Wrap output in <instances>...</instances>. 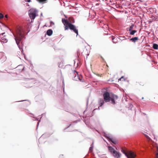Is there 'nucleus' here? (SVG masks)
I'll return each instance as SVG.
<instances>
[{
	"instance_id": "nucleus-27",
	"label": "nucleus",
	"mask_w": 158,
	"mask_h": 158,
	"mask_svg": "<svg viewBox=\"0 0 158 158\" xmlns=\"http://www.w3.org/2000/svg\"><path fill=\"white\" fill-rule=\"evenodd\" d=\"M71 22H70L71 23L73 24V23H75L74 19L73 18H72L71 19Z\"/></svg>"
},
{
	"instance_id": "nucleus-21",
	"label": "nucleus",
	"mask_w": 158,
	"mask_h": 158,
	"mask_svg": "<svg viewBox=\"0 0 158 158\" xmlns=\"http://www.w3.org/2000/svg\"><path fill=\"white\" fill-rule=\"evenodd\" d=\"M6 59V56H3L0 59V60L1 61H5Z\"/></svg>"
},
{
	"instance_id": "nucleus-51",
	"label": "nucleus",
	"mask_w": 158,
	"mask_h": 158,
	"mask_svg": "<svg viewBox=\"0 0 158 158\" xmlns=\"http://www.w3.org/2000/svg\"><path fill=\"white\" fill-rule=\"evenodd\" d=\"M144 99V98H143V97H142V99Z\"/></svg>"
},
{
	"instance_id": "nucleus-4",
	"label": "nucleus",
	"mask_w": 158,
	"mask_h": 158,
	"mask_svg": "<svg viewBox=\"0 0 158 158\" xmlns=\"http://www.w3.org/2000/svg\"><path fill=\"white\" fill-rule=\"evenodd\" d=\"M19 32H18L17 33V38H16L18 42H19V44L20 43L21 44L23 45V42L22 40L23 39V37H24L25 39H26L25 37L23 35V34L22 33L21 31L19 30Z\"/></svg>"
},
{
	"instance_id": "nucleus-15",
	"label": "nucleus",
	"mask_w": 158,
	"mask_h": 158,
	"mask_svg": "<svg viewBox=\"0 0 158 158\" xmlns=\"http://www.w3.org/2000/svg\"><path fill=\"white\" fill-rule=\"evenodd\" d=\"M108 149L109 152L112 153L114 152H116V150L112 146H108Z\"/></svg>"
},
{
	"instance_id": "nucleus-30",
	"label": "nucleus",
	"mask_w": 158,
	"mask_h": 158,
	"mask_svg": "<svg viewBox=\"0 0 158 158\" xmlns=\"http://www.w3.org/2000/svg\"><path fill=\"white\" fill-rule=\"evenodd\" d=\"M50 26H52L53 25H54V23L52 21H50Z\"/></svg>"
},
{
	"instance_id": "nucleus-54",
	"label": "nucleus",
	"mask_w": 158,
	"mask_h": 158,
	"mask_svg": "<svg viewBox=\"0 0 158 158\" xmlns=\"http://www.w3.org/2000/svg\"><path fill=\"white\" fill-rule=\"evenodd\" d=\"M3 53V52H0V53Z\"/></svg>"
},
{
	"instance_id": "nucleus-8",
	"label": "nucleus",
	"mask_w": 158,
	"mask_h": 158,
	"mask_svg": "<svg viewBox=\"0 0 158 158\" xmlns=\"http://www.w3.org/2000/svg\"><path fill=\"white\" fill-rule=\"evenodd\" d=\"M127 39H129L130 41H131L132 42L135 43L136 42L138 41L139 40V38L137 36H135L134 37H133L131 38H125V40H127Z\"/></svg>"
},
{
	"instance_id": "nucleus-39",
	"label": "nucleus",
	"mask_w": 158,
	"mask_h": 158,
	"mask_svg": "<svg viewBox=\"0 0 158 158\" xmlns=\"http://www.w3.org/2000/svg\"><path fill=\"white\" fill-rule=\"evenodd\" d=\"M32 86H25V87H27V88H29L32 87Z\"/></svg>"
},
{
	"instance_id": "nucleus-6",
	"label": "nucleus",
	"mask_w": 158,
	"mask_h": 158,
	"mask_svg": "<svg viewBox=\"0 0 158 158\" xmlns=\"http://www.w3.org/2000/svg\"><path fill=\"white\" fill-rule=\"evenodd\" d=\"M15 41H16V43L17 45H18V47H19V49L21 51L23 55H24L25 59H26L25 58V54L23 53V45L22 44H21V45H20V44H19V42H18V41H17V40L15 38Z\"/></svg>"
},
{
	"instance_id": "nucleus-14",
	"label": "nucleus",
	"mask_w": 158,
	"mask_h": 158,
	"mask_svg": "<svg viewBox=\"0 0 158 158\" xmlns=\"http://www.w3.org/2000/svg\"><path fill=\"white\" fill-rule=\"evenodd\" d=\"M62 22L63 23L64 26H65L66 24L71 23V22H69L67 20L64 18H62Z\"/></svg>"
},
{
	"instance_id": "nucleus-17",
	"label": "nucleus",
	"mask_w": 158,
	"mask_h": 158,
	"mask_svg": "<svg viewBox=\"0 0 158 158\" xmlns=\"http://www.w3.org/2000/svg\"><path fill=\"white\" fill-rule=\"evenodd\" d=\"M38 2L41 4H44L47 2L48 0H36Z\"/></svg>"
},
{
	"instance_id": "nucleus-7",
	"label": "nucleus",
	"mask_w": 158,
	"mask_h": 158,
	"mask_svg": "<svg viewBox=\"0 0 158 158\" xmlns=\"http://www.w3.org/2000/svg\"><path fill=\"white\" fill-rule=\"evenodd\" d=\"M73 72L74 73L75 72L76 74H75V76L73 78V80L75 81H77V79H78L80 81H81L82 77L80 76L78 73V72L75 70H74Z\"/></svg>"
},
{
	"instance_id": "nucleus-59",
	"label": "nucleus",
	"mask_w": 158,
	"mask_h": 158,
	"mask_svg": "<svg viewBox=\"0 0 158 158\" xmlns=\"http://www.w3.org/2000/svg\"><path fill=\"white\" fill-rule=\"evenodd\" d=\"M157 155H158V153H157Z\"/></svg>"
},
{
	"instance_id": "nucleus-25",
	"label": "nucleus",
	"mask_w": 158,
	"mask_h": 158,
	"mask_svg": "<svg viewBox=\"0 0 158 158\" xmlns=\"http://www.w3.org/2000/svg\"><path fill=\"white\" fill-rule=\"evenodd\" d=\"M111 39H112V41L114 43H115L116 42V40H117V39H115V38H114L112 36V37Z\"/></svg>"
},
{
	"instance_id": "nucleus-19",
	"label": "nucleus",
	"mask_w": 158,
	"mask_h": 158,
	"mask_svg": "<svg viewBox=\"0 0 158 158\" xmlns=\"http://www.w3.org/2000/svg\"><path fill=\"white\" fill-rule=\"evenodd\" d=\"M153 48L155 50H157L158 49V45L156 43H153Z\"/></svg>"
},
{
	"instance_id": "nucleus-48",
	"label": "nucleus",
	"mask_w": 158,
	"mask_h": 158,
	"mask_svg": "<svg viewBox=\"0 0 158 158\" xmlns=\"http://www.w3.org/2000/svg\"><path fill=\"white\" fill-rule=\"evenodd\" d=\"M40 16H42V13H41V14H40Z\"/></svg>"
},
{
	"instance_id": "nucleus-13",
	"label": "nucleus",
	"mask_w": 158,
	"mask_h": 158,
	"mask_svg": "<svg viewBox=\"0 0 158 158\" xmlns=\"http://www.w3.org/2000/svg\"><path fill=\"white\" fill-rule=\"evenodd\" d=\"M53 33V31L52 29H49L47 30L46 32V34L49 36H51Z\"/></svg>"
},
{
	"instance_id": "nucleus-34",
	"label": "nucleus",
	"mask_w": 158,
	"mask_h": 158,
	"mask_svg": "<svg viewBox=\"0 0 158 158\" xmlns=\"http://www.w3.org/2000/svg\"><path fill=\"white\" fill-rule=\"evenodd\" d=\"M124 154L125 155V156H126L127 158H129L128 155H127V154L126 153V152L125 153V154Z\"/></svg>"
},
{
	"instance_id": "nucleus-52",
	"label": "nucleus",
	"mask_w": 158,
	"mask_h": 158,
	"mask_svg": "<svg viewBox=\"0 0 158 158\" xmlns=\"http://www.w3.org/2000/svg\"><path fill=\"white\" fill-rule=\"evenodd\" d=\"M39 26L38 27H37V28L38 29L39 28Z\"/></svg>"
},
{
	"instance_id": "nucleus-26",
	"label": "nucleus",
	"mask_w": 158,
	"mask_h": 158,
	"mask_svg": "<svg viewBox=\"0 0 158 158\" xmlns=\"http://www.w3.org/2000/svg\"><path fill=\"white\" fill-rule=\"evenodd\" d=\"M72 125V123H71L69 125V126H67L65 128H64V131H65L68 128H69Z\"/></svg>"
},
{
	"instance_id": "nucleus-23",
	"label": "nucleus",
	"mask_w": 158,
	"mask_h": 158,
	"mask_svg": "<svg viewBox=\"0 0 158 158\" xmlns=\"http://www.w3.org/2000/svg\"><path fill=\"white\" fill-rule=\"evenodd\" d=\"M84 118L83 121L86 124V125H87V123L88 122V121L87 119L86 118L84 117H83Z\"/></svg>"
},
{
	"instance_id": "nucleus-10",
	"label": "nucleus",
	"mask_w": 158,
	"mask_h": 158,
	"mask_svg": "<svg viewBox=\"0 0 158 158\" xmlns=\"http://www.w3.org/2000/svg\"><path fill=\"white\" fill-rule=\"evenodd\" d=\"M50 135L51 134H50L47 132L43 134L39 139V140H40L42 138H46L48 137H49Z\"/></svg>"
},
{
	"instance_id": "nucleus-35",
	"label": "nucleus",
	"mask_w": 158,
	"mask_h": 158,
	"mask_svg": "<svg viewBox=\"0 0 158 158\" xmlns=\"http://www.w3.org/2000/svg\"><path fill=\"white\" fill-rule=\"evenodd\" d=\"M59 158H63V155H60L59 156Z\"/></svg>"
},
{
	"instance_id": "nucleus-58",
	"label": "nucleus",
	"mask_w": 158,
	"mask_h": 158,
	"mask_svg": "<svg viewBox=\"0 0 158 158\" xmlns=\"http://www.w3.org/2000/svg\"><path fill=\"white\" fill-rule=\"evenodd\" d=\"M24 68V67H23V69Z\"/></svg>"
},
{
	"instance_id": "nucleus-47",
	"label": "nucleus",
	"mask_w": 158,
	"mask_h": 158,
	"mask_svg": "<svg viewBox=\"0 0 158 158\" xmlns=\"http://www.w3.org/2000/svg\"><path fill=\"white\" fill-rule=\"evenodd\" d=\"M73 61H74V64H75V60H73Z\"/></svg>"
},
{
	"instance_id": "nucleus-9",
	"label": "nucleus",
	"mask_w": 158,
	"mask_h": 158,
	"mask_svg": "<svg viewBox=\"0 0 158 158\" xmlns=\"http://www.w3.org/2000/svg\"><path fill=\"white\" fill-rule=\"evenodd\" d=\"M112 154L114 156L116 157L117 158H119L121 155V153L116 150V152H114Z\"/></svg>"
},
{
	"instance_id": "nucleus-41",
	"label": "nucleus",
	"mask_w": 158,
	"mask_h": 158,
	"mask_svg": "<svg viewBox=\"0 0 158 158\" xmlns=\"http://www.w3.org/2000/svg\"><path fill=\"white\" fill-rule=\"evenodd\" d=\"M5 17L6 18H8V15H5Z\"/></svg>"
},
{
	"instance_id": "nucleus-11",
	"label": "nucleus",
	"mask_w": 158,
	"mask_h": 158,
	"mask_svg": "<svg viewBox=\"0 0 158 158\" xmlns=\"http://www.w3.org/2000/svg\"><path fill=\"white\" fill-rule=\"evenodd\" d=\"M31 114L32 115V116H31V117H32L33 118H35V120L38 121V122L37 123V124L36 129H37L38 127L39 126V123H40V120H39V118L35 117L34 115L32 113H31Z\"/></svg>"
},
{
	"instance_id": "nucleus-18",
	"label": "nucleus",
	"mask_w": 158,
	"mask_h": 158,
	"mask_svg": "<svg viewBox=\"0 0 158 158\" xmlns=\"http://www.w3.org/2000/svg\"><path fill=\"white\" fill-rule=\"evenodd\" d=\"M134 24L133 23H131V25L130 26L129 28H127V31H130V30H132L134 28Z\"/></svg>"
},
{
	"instance_id": "nucleus-53",
	"label": "nucleus",
	"mask_w": 158,
	"mask_h": 158,
	"mask_svg": "<svg viewBox=\"0 0 158 158\" xmlns=\"http://www.w3.org/2000/svg\"><path fill=\"white\" fill-rule=\"evenodd\" d=\"M39 26L38 27H37V28L38 29L39 28Z\"/></svg>"
},
{
	"instance_id": "nucleus-42",
	"label": "nucleus",
	"mask_w": 158,
	"mask_h": 158,
	"mask_svg": "<svg viewBox=\"0 0 158 158\" xmlns=\"http://www.w3.org/2000/svg\"><path fill=\"white\" fill-rule=\"evenodd\" d=\"M121 78H119L118 79V81H121Z\"/></svg>"
},
{
	"instance_id": "nucleus-16",
	"label": "nucleus",
	"mask_w": 158,
	"mask_h": 158,
	"mask_svg": "<svg viewBox=\"0 0 158 158\" xmlns=\"http://www.w3.org/2000/svg\"><path fill=\"white\" fill-rule=\"evenodd\" d=\"M129 31V34L131 35H134L136 33L137 31L135 30H130Z\"/></svg>"
},
{
	"instance_id": "nucleus-45",
	"label": "nucleus",
	"mask_w": 158,
	"mask_h": 158,
	"mask_svg": "<svg viewBox=\"0 0 158 158\" xmlns=\"http://www.w3.org/2000/svg\"><path fill=\"white\" fill-rule=\"evenodd\" d=\"M101 58L103 60H104V58H103L102 56H101Z\"/></svg>"
},
{
	"instance_id": "nucleus-38",
	"label": "nucleus",
	"mask_w": 158,
	"mask_h": 158,
	"mask_svg": "<svg viewBox=\"0 0 158 158\" xmlns=\"http://www.w3.org/2000/svg\"><path fill=\"white\" fill-rule=\"evenodd\" d=\"M121 78V79L123 78L124 81L125 80V79L124 78V77L123 76H122Z\"/></svg>"
},
{
	"instance_id": "nucleus-56",
	"label": "nucleus",
	"mask_w": 158,
	"mask_h": 158,
	"mask_svg": "<svg viewBox=\"0 0 158 158\" xmlns=\"http://www.w3.org/2000/svg\"><path fill=\"white\" fill-rule=\"evenodd\" d=\"M23 39H25L24 37H23Z\"/></svg>"
},
{
	"instance_id": "nucleus-49",
	"label": "nucleus",
	"mask_w": 158,
	"mask_h": 158,
	"mask_svg": "<svg viewBox=\"0 0 158 158\" xmlns=\"http://www.w3.org/2000/svg\"><path fill=\"white\" fill-rule=\"evenodd\" d=\"M0 73H4V72H2V71H0Z\"/></svg>"
},
{
	"instance_id": "nucleus-3",
	"label": "nucleus",
	"mask_w": 158,
	"mask_h": 158,
	"mask_svg": "<svg viewBox=\"0 0 158 158\" xmlns=\"http://www.w3.org/2000/svg\"><path fill=\"white\" fill-rule=\"evenodd\" d=\"M29 15L31 20V23L33 22L36 16L38 15L37 13L38 11L36 9H33L29 11Z\"/></svg>"
},
{
	"instance_id": "nucleus-46",
	"label": "nucleus",
	"mask_w": 158,
	"mask_h": 158,
	"mask_svg": "<svg viewBox=\"0 0 158 158\" xmlns=\"http://www.w3.org/2000/svg\"><path fill=\"white\" fill-rule=\"evenodd\" d=\"M77 131V130H73V131Z\"/></svg>"
},
{
	"instance_id": "nucleus-55",
	"label": "nucleus",
	"mask_w": 158,
	"mask_h": 158,
	"mask_svg": "<svg viewBox=\"0 0 158 158\" xmlns=\"http://www.w3.org/2000/svg\"><path fill=\"white\" fill-rule=\"evenodd\" d=\"M114 81V80H111V81Z\"/></svg>"
},
{
	"instance_id": "nucleus-36",
	"label": "nucleus",
	"mask_w": 158,
	"mask_h": 158,
	"mask_svg": "<svg viewBox=\"0 0 158 158\" xmlns=\"http://www.w3.org/2000/svg\"><path fill=\"white\" fill-rule=\"evenodd\" d=\"M121 152L124 154H125L126 152L125 151L123 150H122Z\"/></svg>"
},
{
	"instance_id": "nucleus-2",
	"label": "nucleus",
	"mask_w": 158,
	"mask_h": 158,
	"mask_svg": "<svg viewBox=\"0 0 158 158\" xmlns=\"http://www.w3.org/2000/svg\"><path fill=\"white\" fill-rule=\"evenodd\" d=\"M67 26H65V30H68L69 29L70 30L73 31L74 33L77 34V36L78 35V30L76 28V26L71 23L66 24Z\"/></svg>"
},
{
	"instance_id": "nucleus-32",
	"label": "nucleus",
	"mask_w": 158,
	"mask_h": 158,
	"mask_svg": "<svg viewBox=\"0 0 158 158\" xmlns=\"http://www.w3.org/2000/svg\"><path fill=\"white\" fill-rule=\"evenodd\" d=\"M24 101H29V100H21V101H17L16 102H23Z\"/></svg>"
},
{
	"instance_id": "nucleus-50",
	"label": "nucleus",
	"mask_w": 158,
	"mask_h": 158,
	"mask_svg": "<svg viewBox=\"0 0 158 158\" xmlns=\"http://www.w3.org/2000/svg\"><path fill=\"white\" fill-rule=\"evenodd\" d=\"M6 40V39H4V40L3 39V40Z\"/></svg>"
},
{
	"instance_id": "nucleus-31",
	"label": "nucleus",
	"mask_w": 158,
	"mask_h": 158,
	"mask_svg": "<svg viewBox=\"0 0 158 158\" xmlns=\"http://www.w3.org/2000/svg\"><path fill=\"white\" fill-rule=\"evenodd\" d=\"M4 18V15H3L1 13H0V19H2Z\"/></svg>"
},
{
	"instance_id": "nucleus-37",
	"label": "nucleus",
	"mask_w": 158,
	"mask_h": 158,
	"mask_svg": "<svg viewBox=\"0 0 158 158\" xmlns=\"http://www.w3.org/2000/svg\"><path fill=\"white\" fill-rule=\"evenodd\" d=\"M25 1L28 2H31V0H25Z\"/></svg>"
},
{
	"instance_id": "nucleus-43",
	"label": "nucleus",
	"mask_w": 158,
	"mask_h": 158,
	"mask_svg": "<svg viewBox=\"0 0 158 158\" xmlns=\"http://www.w3.org/2000/svg\"><path fill=\"white\" fill-rule=\"evenodd\" d=\"M44 114H42L41 115V118H42V116H43V115H44Z\"/></svg>"
},
{
	"instance_id": "nucleus-1",
	"label": "nucleus",
	"mask_w": 158,
	"mask_h": 158,
	"mask_svg": "<svg viewBox=\"0 0 158 158\" xmlns=\"http://www.w3.org/2000/svg\"><path fill=\"white\" fill-rule=\"evenodd\" d=\"M103 99L102 98H100L98 101V104L99 105V107L102 106L104 102H108L110 101L113 105H115L116 103L115 100L118 99V96L114 94L112 92H109L107 90L104 91L103 92Z\"/></svg>"
},
{
	"instance_id": "nucleus-24",
	"label": "nucleus",
	"mask_w": 158,
	"mask_h": 158,
	"mask_svg": "<svg viewBox=\"0 0 158 158\" xmlns=\"http://www.w3.org/2000/svg\"><path fill=\"white\" fill-rule=\"evenodd\" d=\"M89 101V97H88L87 99V102H86V105L87 107H86V110L84 111V113L86 111L87 107L88 105V104Z\"/></svg>"
},
{
	"instance_id": "nucleus-28",
	"label": "nucleus",
	"mask_w": 158,
	"mask_h": 158,
	"mask_svg": "<svg viewBox=\"0 0 158 158\" xmlns=\"http://www.w3.org/2000/svg\"><path fill=\"white\" fill-rule=\"evenodd\" d=\"M133 107V105L132 104H131L129 107H128V108L129 110H131Z\"/></svg>"
},
{
	"instance_id": "nucleus-12",
	"label": "nucleus",
	"mask_w": 158,
	"mask_h": 158,
	"mask_svg": "<svg viewBox=\"0 0 158 158\" xmlns=\"http://www.w3.org/2000/svg\"><path fill=\"white\" fill-rule=\"evenodd\" d=\"M77 60L78 61V62L77 63V64L78 65L79 62H80V60H81V59L80 57H79V56L80 55V52L79 49H78L77 51Z\"/></svg>"
},
{
	"instance_id": "nucleus-5",
	"label": "nucleus",
	"mask_w": 158,
	"mask_h": 158,
	"mask_svg": "<svg viewBox=\"0 0 158 158\" xmlns=\"http://www.w3.org/2000/svg\"><path fill=\"white\" fill-rule=\"evenodd\" d=\"M103 136L109 141L113 143L116 144L117 143V140L116 139L113 138L112 137L110 136V135L109 134H106L104 132L103 133Z\"/></svg>"
},
{
	"instance_id": "nucleus-57",
	"label": "nucleus",
	"mask_w": 158,
	"mask_h": 158,
	"mask_svg": "<svg viewBox=\"0 0 158 158\" xmlns=\"http://www.w3.org/2000/svg\"><path fill=\"white\" fill-rule=\"evenodd\" d=\"M121 40H124V39H121Z\"/></svg>"
},
{
	"instance_id": "nucleus-33",
	"label": "nucleus",
	"mask_w": 158,
	"mask_h": 158,
	"mask_svg": "<svg viewBox=\"0 0 158 158\" xmlns=\"http://www.w3.org/2000/svg\"><path fill=\"white\" fill-rule=\"evenodd\" d=\"M62 84H63V85H64V81L62 82ZM63 89L64 93H65V91H64V86Z\"/></svg>"
},
{
	"instance_id": "nucleus-22",
	"label": "nucleus",
	"mask_w": 158,
	"mask_h": 158,
	"mask_svg": "<svg viewBox=\"0 0 158 158\" xmlns=\"http://www.w3.org/2000/svg\"><path fill=\"white\" fill-rule=\"evenodd\" d=\"M94 142L93 141L92 143L91 144V145L90 147L89 148V150L90 151H92L93 150V148H94Z\"/></svg>"
},
{
	"instance_id": "nucleus-20",
	"label": "nucleus",
	"mask_w": 158,
	"mask_h": 158,
	"mask_svg": "<svg viewBox=\"0 0 158 158\" xmlns=\"http://www.w3.org/2000/svg\"><path fill=\"white\" fill-rule=\"evenodd\" d=\"M89 114H87V117H91L94 115L93 111H90L89 113Z\"/></svg>"
},
{
	"instance_id": "nucleus-29",
	"label": "nucleus",
	"mask_w": 158,
	"mask_h": 158,
	"mask_svg": "<svg viewBox=\"0 0 158 158\" xmlns=\"http://www.w3.org/2000/svg\"><path fill=\"white\" fill-rule=\"evenodd\" d=\"M79 120H76L75 121H74V122H73V123H72V125H75L79 121Z\"/></svg>"
},
{
	"instance_id": "nucleus-44",
	"label": "nucleus",
	"mask_w": 158,
	"mask_h": 158,
	"mask_svg": "<svg viewBox=\"0 0 158 158\" xmlns=\"http://www.w3.org/2000/svg\"><path fill=\"white\" fill-rule=\"evenodd\" d=\"M121 38H125V39L126 38H125V37L124 36H123V37H121Z\"/></svg>"
},
{
	"instance_id": "nucleus-40",
	"label": "nucleus",
	"mask_w": 158,
	"mask_h": 158,
	"mask_svg": "<svg viewBox=\"0 0 158 158\" xmlns=\"http://www.w3.org/2000/svg\"><path fill=\"white\" fill-rule=\"evenodd\" d=\"M64 17L66 18H67V16L65 15H64Z\"/></svg>"
}]
</instances>
